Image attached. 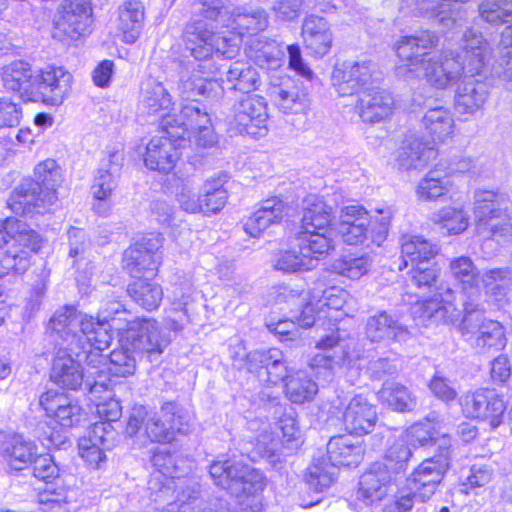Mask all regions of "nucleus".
<instances>
[{
    "label": "nucleus",
    "mask_w": 512,
    "mask_h": 512,
    "mask_svg": "<svg viewBox=\"0 0 512 512\" xmlns=\"http://www.w3.org/2000/svg\"><path fill=\"white\" fill-rule=\"evenodd\" d=\"M373 258L369 254L346 255L335 263L338 274L352 280L360 279L372 268Z\"/></svg>",
    "instance_id": "nucleus-63"
},
{
    "label": "nucleus",
    "mask_w": 512,
    "mask_h": 512,
    "mask_svg": "<svg viewBox=\"0 0 512 512\" xmlns=\"http://www.w3.org/2000/svg\"><path fill=\"white\" fill-rule=\"evenodd\" d=\"M3 86L16 93L24 102H35L37 70L23 60L7 65L2 73Z\"/></svg>",
    "instance_id": "nucleus-34"
},
{
    "label": "nucleus",
    "mask_w": 512,
    "mask_h": 512,
    "mask_svg": "<svg viewBox=\"0 0 512 512\" xmlns=\"http://www.w3.org/2000/svg\"><path fill=\"white\" fill-rule=\"evenodd\" d=\"M379 74L377 64L371 60L343 62L335 65L331 81L340 96H352L368 89L367 85L377 81Z\"/></svg>",
    "instance_id": "nucleus-19"
},
{
    "label": "nucleus",
    "mask_w": 512,
    "mask_h": 512,
    "mask_svg": "<svg viewBox=\"0 0 512 512\" xmlns=\"http://www.w3.org/2000/svg\"><path fill=\"white\" fill-rule=\"evenodd\" d=\"M286 214L287 206L281 199H266L249 216L244 224V230L251 237H259L271 225L279 224Z\"/></svg>",
    "instance_id": "nucleus-41"
},
{
    "label": "nucleus",
    "mask_w": 512,
    "mask_h": 512,
    "mask_svg": "<svg viewBox=\"0 0 512 512\" xmlns=\"http://www.w3.org/2000/svg\"><path fill=\"white\" fill-rule=\"evenodd\" d=\"M270 97L273 104L283 114L306 115L310 109L308 92L298 84L273 87Z\"/></svg>",
    "instance_id": "nucleus-45"
},
{
    "label": "nucleus",
    "mask_w": 512,
    "mask_h": 512,
    "mask_svg": "<svg viewBox=\"0 0 512 512\" xmlns=\"http://www.w3.org/2000/svg\"><path fill=\"white\" fill-rule=\"evenodd\" d=\"M438 155L434 145L414 133L407 134L399 148L396 164L398 169L409 171L422 169Z\"/></svg>",
    "instance_id": "nucleus-35"
},
{
    "label": "nucleus",
    "mask_w": 512,
    "mask_h": 512,
    "mask_svg": "<svg viewBox=\"0 0 512 512\" xmlns=\"http://www.w3.org/2000/svg\"><path fill=\"white\" fill-rule=\"evenodd\" d=\"M247 370L266 385H277L289 378L285 391L293 403L310 401L318 391V385L307 373L298 371L289 376L284 354L278 348L250 352L247 355Z\"/></svg>",
    "instance_id": "nucleus-5"
},
{
    "label": "nucleus",
    "mask_w": 512,
    "mask_h": 512,
    "mask_svg": "<svg viewBox=\"0 0 512 512\" xmlns=\"http://www.w3.org/2000/svg\"><path fill=\"white\" fill-rule=\"evenodd\" d=\"M364 447L352 434L332 437L327 443V457L336 467H356L364 458Z\"/></svg>",
    "instance_id": "nucleus-42"
},
{
    "label": "nucleus",
    "mask_w": 512,
    "mask_h": 512,
    "mask_svg": "<svg viewBox=\"0 0 512 512\" xmlns=\"http://www.w3.org/2000/svg\"><path fill=\"white\" fill-rule=\"evenodd\" d=\"M174 490L176 500L167 504L162 512H230L228 502L221 498L211 500L200 509L198 504L200 485L195 480L177 477Z\"/></svg>",
    "instance_id": "nucleus-27"
},
{
    "label": "nucleus",
    "mask_w": 512,
    "mask_h": 512,
    "mask_svg": "<svg viewBox=\"0 0 512 512\" xmlns=\"http://www.w3.org/2000/svg\"><path fill=\"white\" fill-rule=\"evenodd\" d=\"M316 347L322 352L310 359L309 366L312 370L324 368L331 371L335 367L351 368L361 357V351L356 349V341L352 339L344 341L340 339L338 333L321 338Z\"/></svg>",
    "instance_id": "nucleus-20"
},
{
    "label": "nucleus",
    "mask_w": 512,
    "mask_h": 512,
    "mask_svg": "<svg viewBox=\"0 0 512 512\" xmlns=\"http://www.w3.org/2000/svg\"><path fill=\"white\" fill-rule=\"evenodd\" d=\"M461 405L467 417L486 421L492 428L499 427L503 422L506 406L494 389L482 388L467 394L463 397Z\"/></svg>",
    "instance_id": "nucleus-24"
},
{
    "label": "nucleus",
    "mask_w": 512,
    "mask_h": 512,
    "mask_svg": "<svg viewBox=\"0 0 512 512\" xmlns=\"http://www.w3.org/2000/svg\"><path fill=\"white\" fill-rule=\"evenodd\" d=\"M132 314L116 299H107L101 303L97 317L79 312L74 306H65L55 312L50 319L53 331H62L68 327L71 331L85 335L95 348L104 351L113 339L112 331L120 334L132 321Z\"/></svg>",
    "instance_id": "nucleus-3"
},
{
    "label": "nucleus",
    "mask_w": 512,
    "mask_h": 512,
    "mask_svg": "<svg viewBox=\"0 0 512 512\" xmlns=\"http://www.w3.org/2000/svg\"><path fill=\"white\" fill-rule=\"evenodd\" d=\"M118 433L107 422H96L87 435L78 441L79 455L92 468H101L106 461V451L111 450L117 441Z\"/></svg>",
    "instance_id": "nucleus-22"
},
{
    "label": "nucleus",
    "mask_w": 512,
    "mask_h": 512,
    "mask_svg": "<svg viewBox=\"0 0 512 512\" xmlns=\"http://www.w3.org/2000/svg\"><path fill=\"white\" fill-rule=\"evenodd\" d=\"M377 395L383 405L400 413L413 411L418 403L413 391L395 381H385Z\"/></svg>",
    "instance_id": "nucleus-47"
},
{
    "label": "nucleus",
    "mask_w": 512,
    "mask_h": 512,
    "mask_svg": "<svg viewBox=\"0 0 512 512\" xmlns=\"http://www.w3.org/2000/svg\"><path fill=\"white\" fill-rule=\"evenodd\" d=\"M160 247L158 236L143 237L124 252V267L133 277L155 275L162 259Z\"/></svg>",
    "instance_id": "nucleus-23"
},
{
    "label": "nucleus",
    "mask_w": 512,
    "mask_h": 512,
    "mask_svg": "<svg viewBox=\"0 0 512 512\" xmlns=\"http://www.w3.org/2000/svg\"><path fill=\"white\" fill-rule=\"evenodd\" d=\"M481 281L484 287L485 300L483 303L501 302L512 289V266L486 270Z\"/></svg>",
    "instance_id": "nucleus-50"
},
{
    "label": "nucleus",
    "mask_w": 512,
    "mask_h": 512,
    "mask_svg": "<svg viewBox=\"0 0 512 512\" xmlns=\"http://www.w3.org/2000/svg\"><path fill=\"white\" fill-rule=\"evenodd\" d=\"M394 107L392 95L379 87L365 89L356 104V111L364 123L376 124L391 116Z\"/></svg>",
    "instance_id": "nucleus-36"
},
{
    "label": "nucleus",
    "mask_w": 512,
    "mask_h": 512,
    "mask_svg": "<svg viewBox=\"0 0 512 512\" xmlns=\"http://www.w3.org/2000/svg\"><path fill=\"white\" fill-rule=\"evenodd\" d=\"M338 467L328 460L327 455L314 458L307 468L306 482L316 492L329 488L337 475Z\"/></svg>",
    "instance_id": "nucleus-58"
},
{
    "label": "nucleus",
    "mask_w": 512,
    "mask_h": 512,
    "mask_svg": "<svg viewBox=\"0 0 512 512\" xmlns=\"http://www.w3.org/2000/svg\"><path fill=\"white\" fill-rule=\"evenodd\" d=\"M182 69L179 74L177 89L184 99H191V103H196L198 96L212 97L217 94L219 83L212 79L213 74H207L193 69L192 66L199 64V61H182Z\"/></svg>",
    "instance_id": "nucleus-33"
},
{
    "label": "nucleus",
    "mask_w": 512,
    "mask_h": 512,
    "mask_svg": "<svg viewBox=\"0 0 512 512\" xmlns=\"http://www.w3.org/2000/svg\"><path fill=\"white\" fill-rule=\"evenodd\" d=\"M7 229H10L9 250H13L14 254L26 252L29 267L31 255L40 248L39 234L29 229L23 221L14 218H7Z\"/></svg>",
    "instance_id": "nucleus-48"
},
{
    "label": "nucleus",
    "mask_w": 512,
    "mask_h": 512,
    "mask_svg": "<svg viewBox=\"0 0 512 512\" xmlns=\"http://www.w3.org/2000/svg\"><path fill=\"white\" fill-rule=\"evenodd\" d=\"M228 175L219 172L217 176L207 179L203 185L201 194V212L204 214H215L219 212L227 202V191L224 184Z\"/></svg>",
    "instance_id": "nucleus-53"
},
{
    "label": "nucleus",
    "mask_w": 512,
    "mask_h": 512,
    "mask_svg": "<svg viewBox=\"0 0 512 512\" xmlns=\"http://www.w3.org/2000/svg\"><path fill=\"white\" fill-rule=\"evenodd\" d=\"M39 404L46 415L62 428H72L81 420L82 407L67 394L48 390L40 396Z\"/></svg>",
    "instance_id": "nucleus-32"
},
{
    "label": "nucleus",
    "mask_w": 512,
    "mask_h": 512,
    "mask_svg": "<svg viewBox=\"0 0 512 512\" xmlns=\"http://www.w3.org/2000/svg\"><path fill=\"white\" fill-rule=\"evenodd\" d=\"M124 343L139 355H146L150 361L162 354L170 343L158 322L152 318L133 319L122 332Z\"/></svg>",
    "instance_id": "nucleus-17"
},
{
    "label": "nucleus",
    "mask_w": 512,
    "mask_h": 512,
    "mask_svg": "<svg viewBox=\"0 0 512 512\" xmlns=\"http://www.w3.org/2000/svg\"><path fill=\"white\" fill-rule=\"evenodd\" d=\"M71 74L63 67L48 66L37 70L35 102L57 106L63 103L71 89Z\"/></svg>",
    "instance_id": "nucleus-29"
},
{
    "label": "nucleus",
    "mask_w": 512,
    "mask_h": 512,
    "mask_svg": "<svg viewBox=\"0 0 512 512\" xmlns=\"http://www.w3.org/2000/svg\"><path fill=\"white\" fill-rule=\"evenodd\" d=\"M455 301V292L448 286L441 285L432 298L417 302L413 307V314L423 322L434 324L454 322L458 319L460 311Z\"/></svg>",
    "instance_id": "nucleus-28"
},
{
    "label": "nucleus",
    "mask_w": 512,
    "mask_h": 512,
    "mask_svg": "<svg viewBox=\"0 0 512 512\" xmlns=\"http://www.w3.org/2000/svg\"><path fill=\"white\" fill-rule=\"evenodd\" d=\"M61 181V170L56 161L46 159L34 168V178L23 179L14 189L8 206L19 215L42 213V209L57 200V187Z\"/></svg>",
    "instance_id": "nucleus-7"
},
{
    "label": "nucleus",
    "mask_w": 512,
    "mask_h": 512,
    "mask_svg": "<svg viewBox=\"0 0 512 512\" xmlns=\"http://www.w3.org/2000/svg\"><path fill=\"white\" fill-rule=\"evenodd\" d=\"M473 212L479 235L499 243H512V200L507 193L475 191Z\"/></svg>",
    "instance_id": "nucleus-8"
},
{
    "label": "nucleus",
    "mask_w": 512,
    "mask_h": 512,
    "mask_svg": "<svg viewBox=\"0 0 512 512\" xmlns=\"http://www.w3.org/2000/svg\"><path fill=\"white\" fill-rule=\"evenodd\" d=\"M400 483L382 462L372 463L360 477L358 499L365 504L381 501Z\"/></svg>",
    "instance_id": "nucleus-30"
},
{
    "label": "nucleus",
    "mask_w": 512,
    "mask_h": 512,
    "mask_svg": "<svg viewBox=\"0 0 512 512\" xmlns=\"http://www.w3.org/2000/svg\"><path fill=\"white\" fill-rule=\"evenodd\" d=\"M90 0H64L57 10L53 36L76 39L88 31L92 23Z\"/></svg>",
    "instance_id": "nucleus-21"
},
{
    "label": "nucleus",
    "mask_w": 512,
    "mask_h": 512,
    "mask_svg": "<svg viewBox=\"0 0 512 512\" xmlns=\"http://www.w3.org/2000/svg\"><path fill=\"white\" fill-rule=\"evenodd\" d=\"M436 6L439 8L437 10H444L445 13L443 15L449 17L452 16L455 18V22L452 25H445L440 22L437 18H434L440 25L445 28L451 29L458 25V21L460 20V12L458 7L456 6L457 2H467L468 0H435ZM479 14L481 18L493 25H500L508 21L509 18H512V0H484L479 5Z\"/></svg>",
    "instance_id": "nucleus-31"
},
{
    "label": "nucleus",
    "mask_w": 512,
    "mask_h": 512,
    "mask_svg": "<svg viewBox=\"0 0 512 512\" xmlns=\"http://www.w3.org/2000/svg\"><path fill=\"white\" fill-rule=\"evenodd\" d=\"M436 253V246L423 237L404 235L401 238L402 264L399 265V270L408 267L409 264H428Z\"/></svg>",
    "instance_id": "nucleus-49"
},
{
    "label": "nucleus",
    "mask_w": 512,
    "mask_h": 512,
    "mask_svg": "<svg viewBox=\"0 0 512 512\" xmlns=\"http://www.w3.org/2000/svg\"><path fill=\"white\" fill-rule=\"evenodd\" d=\"M226 82L231 84L233 90L246 94L255 91L261 84L260 75L256 68L248 63L236 61L226 72Z\"/></svg>",
    "instance_id": "nucleus-56"
},
{
    "label": "nucleus",
    "mask_w": 512,
    "mask_h": 512,
    "mask_svg": "<svg viewBox=\"0 0 512 512\" xmlns=\"http://www.w3.org/2000/svg\"><path fill=\"white\" fill-rule=\"evenodd\" d=\"M304 45L310 55L317 58L326 55L332 45V32L323 17L307 16L302 24Z\"/></svg>",
    "instance_id": "nucleus-43"
},
{
    "label": "nucleus",
    "mask_w": 512,
    "mask_h": 512,
    "mask_svg": "<svg viewBox=\"0 0 512 512\" xmlns=\"http://www.w3.org/2000/svg\"><path fill=\"white\" fill-rule=\"evenodd\" d=\"M491 74L512 81V25L501 34L500 57L492 67Z\"/></svg>",
    "instance_id": "nucleus-64"
},
{
    "label": "nucleus",
    "mask_w": 512,
    "mask_h": 512,
    "mask_svg": "<svg viewBox=\"0 0 512 512\" xmlns=\"http://www.w3.org/2000/svg\"><path fill=\"white\" fill-rule=\"evenodd\" d=\"M451 438L444 435L438 442V452L424 459L405 479L416 501L427 503L436 493L451 467Z\"/></svg>",
    "instance_id": "nucleus-12"
},
{
    "label": "nucleus",
    "mask_w": 512,
    "mask_h": 512,
    "mask_svg": "<svg viewBox=\"0 0 512 512\" xmlns=\"http://www.w3.org/2000/svg\"><path fill=\"white\" fill-rule=\"evenodd\" d=\"M412 457V450L404 442H395L385 454L386 462L383 463L389 468V472L399 481L406 478L408 463Z\"/></svg>",
    "instance_id": "nucleus-61"
},
{
    "label": "nucleus",
    "mask_w": 512,
    "mask_h": 512,
    "mask_svg": "<svg viewBox=\"0 0 512 512\" xmlns=\"http://www.w3.org/2000/svg\"><path fill=\"white\" fill-rule=\"evenodd\" d=\"M365 335L374 343L387 340L400 342L406 340L408 330L399 323L398 319L382 310L367 318Z\"/></svg>",
    "instance_id": "nucleus-44"
},
{
    "label": "nucleus",
    "mask_w": 512,
    "mask_h": 512,
    "mask_svg": "<svg viewBox=\"0 0 512 512\" xmlns=\"http://www.w3.org/2000/svg\"><path fill=\"white\" fill-rule=\"evenodd\" d=\"M391 218L390 208L377 210V215L371 216L362 205H347L340 210L337 232L348 245L370 241L380 246L387 238Z\"/></svg>",
    "instance_id": "nucleus-9"
},
{
    "label": "nucleus",
    "mask_w": 512,
    "mask_h": 512,
    "mask_svg": "<svg viewBox=\"0 0 512 512\" xmlns=\"http://www.w3.org/2000/svg\"><path fill=\"white\" fill-rule=\"evenodd\" d=\"M163 123L165 127L175 124L177 130H180V127L184 128L186 144L192 137L199 148H213L218 143L217 135L211 128L208 113L196 103L184 105L179 114L164 115Z\"/></svg>",
    "instance_id": "nucleus-16"
},
{
    "label": "nucleus",
    "mask_w": 512,
    "mask_h": 512,
    "mask_svg": "<svg viewBox=\"0 0 512 512\" xmlns=\"http://www.w3.org/2000/svg\"><path fill=\"white\" fill-rule=\"evenodd\" d=\"M438 36L435 32L421 31L403 36L395 43V51L402 65L396 67V74L406 79L423 78L435 89L444 90L456 84L465 73V66L454 53L428 57L436 47Z\"/></svg>",
    "instance_id": "nucleus-2"
},
{
    "label": "nucleus",
    "mask_w": 512,
    "mask_h": 512,
    "mask_svg": "<svg viewBox=\"0 0 512 512\" xmlns=\"http://www.w3.org/2000/svg\"><path fill=\"white\" fill-rule=\"evenodd\" d=\"M377 413L374 405L363 395H355L343 413L345 430L349 434L361 436L372 431L376 424Z\"/></svg>",
    "instance_id": "nucleus-38"
},
{
    "label": "nucleus",
    "mask_w": 512,
    "mask_h": 512,
    "mask_svg": "<svg viewBox=\"0 0 512 512\" xmlns=\"http://www.w3.org/2000/svg\"><path fill=\"white\" fill-rule=\"evenodd\" d=\"M462 312V335L471 346L481 351H499L505 347V329L500 322L482 317V311Z\"/></svg>",
    "instance_id": "nucleus-18"
},
{
    "label": "nucleus",
    "mask_w": 512,
    "mask_h": 512,
    "mask_svg": "<svg viewBox=\"0 0 512 512\" xmlns=\"http://www.w3.org/2000/svg\"><path fill=\"white\" fill-rule=\"evenodd\" d=\"M197 15H205L207 20L218 21L239 36L263 31L268 26V14L261 8L237 7L229 11L219 0H199L196 2Z\"/></svg>",
    "instance_id": "nucleus-13"
},
{
    "label": "nucleus",
    "mask_w": 512,
    "mask_h": 512,
    "mask_svg": "<svg viewBox=\"0 0 512 512\" xmlns=\"http://www.w3.org/2000/svg\"><path fill=\"white\" fill-rule=\"evenodd\" d=\"M172 105V97L164 85L149 78L142 84L140 108L147 114L167 110Z\"/></svg>",
    "instance_id": "nucleus-54"
},
{
    "label": "nucleus",
    "mask_w": 512,
    "mask_h": 512,
    "mask_svg": "<svg viewBox=\"0 0 512 512\" xmlns=\"http://www.w3.org/2000/svg\"><path fill=\"white\" fill-rule=\"evenodd\" d=\"M443 163H438L419 182L417 188L418 196L423 200H434L449 191L451 186L450 178L440 168Z\"/></svg>",
    "instance_id": "nucleus-59"
},
{
    "label": "nucleus",
    "mask_w": 512,
    "mask_h": 512,
    "mask_svg": "<svg viewBox=\"0 0 512 512\" xmlns=\"http://www.w3.org/2000/svg\"><path fill=\"white\" fill-rule=\"evenodd\" d=\"M160 127L161 135L154 136L147 144L144 162L151 170L168 173L179 159L178 150L186 146L185 130L181 127L177 130L175 124L165 127L163 117Z\"/></svg>",
    "instance_id": "nucleus-14"
},
{
    "label": "nucleus",
    "mask_w": 512,
    "mask_h": 512,
    "mask_svg": "<svg viewBox=\"0 0 512 512\" xmlns=\"http://www.w3.org/2000/svg\"><path fill=\"white\" fill-rule=\"evenodd\" d=\"M189 431V415L176 402L162 404L160 412L149 414L144 406L134 407L129 416L126 434L129 437L143 438L151 442L169 443L176 434H187Z\"/></svg>",
    "instance_id": "nucleus-6"
},
{
    "label": "nucleus",
    "mask_w": 512,
    "mask_h": 512,
    "mask_svg": "<svg viewBox=\"0 0 512 512\" xmlns=\"http://www.w3.org/2000/svg\"><path fill=\"white\" fill-rule=\"evenodd\" d=\"M285 46L274 39L259 36L250 41L247 56L259 67L273 70L281 66Z\"/></svg>",
    "instance_id": "nucleus-46"
},
{
    "label": "nucleus",
    "mask_w": 512,
    "mask_h": 512,
    "mask_svg": "<svg viewBox=\"0 0 512 512\" xmlns=\"http://www.w3.org/2000/svg\"><path fill=\"white\" fill-rule=\"evenodd\" d=\"M303 215L297 239H303L304 249L329 253L334 249L330 234L332 207L323 197L309 194L302 203Z\"/></svg>",
    "instance_id": "nucleus-10"
},
{
    "label": "nucleus",
    "mask_w": 512,
    "mask_h": 512,
    "mask_svg": "<svg viewBox=\"0 0 512 512\" xmlns=\"http://www.w3.org/2000/svg\"><path fill=\"white\" fill-rule=\"evenodd\" d=\"M145 7L140 0H128L119 10V28L124 41L133 44L139 37L144 21Z\"/></svg>",
    "instance_id": "nucleus-51"
},
{
    "label": "nucleus",
    "mask_w": 512,
    "mask_h": 512,
    "mask_svg": "<svg viewBox=\"0 0 512 512\" xmlns=\"http://www.w3.org/2000/svg\"><path fill=\"white\" fill-rule=\"evenodd\" d=\"M462 53L455 56L459 59L467 73L485 74L488 70V43L482 34L467 30L463 35Z\"/></svg>",
    "instance_id": "nucleus-39"
},
{
    "label": "nucleus",
    "mask_w": 512,
    "mask_h": 512,
    "mask_svg": "<svg viewBox=\"0 0 512 512\" xmlns=\"http://www.w3.org/2000/svg\"><path fill=\"white\" fill-rule=\"evenodd\" d=\"M267 123V102L264 97L246 94L233 104L229 126L235 133L261 137L267 132Z\"/></svg>",
    "instance_id": "nucleus-15"
},
{
    "label": "nucleus",
    "mask_w": 512,
    "mask_h": 512,
    "mask_svg": "<svg viewBox=\"0 0 512 512\" xmlns=\"http://www.w3.org/2000/svg\"><path fill=\"white\" fill-rule=\"evenodd\" d=\"M62 340L52 363L51 381L62 389H83L95 398L108 391V376L103 373L106 357L85 335L65 327L54 331Z\"/></svg>",
    "instance_id": "nucleus-1"
},
{
    "label": "nucleus",
    "mask_w": 512,
    "mask_h": 512,
    "mask_svg": "<svg viewBox=\"0 0 512 512\" xmlns=\"http://www.w3.org/2000/svg\"><path fill=\"white\" fill-rule=\"evenodd\" d=\"M213 483L229 494L240 498L262 492L265 487L263 474L235 458L216 460L209 465Z\"/></svg>",
    "instance_id": "nucleus-11"
},
{
    "label": "nucleus",
    "mask_w": 512,
    "mask_h": 512,
    "mask_svg": "<svg viewBox=\"0 0 512 512\" xmlns=\"http://www.w3.org/2000/svg\"><path fill=\"white\" fill-rule=\"evenodd\" d=\"M482 74L465 73L455 94V108L459 113L473 114L481 109L488 99V85L477 76Z\"/></svg>",
    "instance_id": "nucleus-37"
},
{
    "label": "nucleus",
    "mask_w": 512,
    "mask_h": 512,
    "mask_svg": "<svg viewBox=\"0 0 512 512\" xmlns=\"http://www.w3.org/2000/svg\"><path fill=\"white\" fill-rule=\"evenodd\" d=\"M106 364L103 366V373L109 363L107 369L110 374L118 377H127L133 375L136 369V357L139 356L137 352H134L132 347H128L127 343H124V336L121 334V347L114 349L109 356H106Z\"/></svg>",
    "instance_id": "nucleus-57"
},
{
    "label": "nucleus",
    "mask_w": 512,
    "mask_h": 512,
    "mask_svg": "<svg viewBox=\"0 0 512 512\" xmlns=\"http://www.w3.org/2000/svg\"><path fill=\"white\" fill-rule=\"evenodd\" d=\"M449 267L452 276L461 284L463 311H484L479 273L473 261L467 256H460L452 259Z\"/></svg>",
    "instance_id": "nucleus-25"
},
{
    "label": "nucleus",
    "mask_w": 512,
    "mask_h": 512,
    "mask_svg": "<svg viewBox=\"0 0 512 512\" xmlns=\"http://www.w3.org/2000/svg\"><path fill=\"white\" fill-rule=\"evenodd\" d=\"M299 250L284 249L273 256V267L283 273H295L314 269L321 257L328 253H318L304 249L303 239H297Z\"/></svg>",
    "instance_id": "nucleus-40"
},
{
    "label": "nucleus",
    "mask_w": 512,
    "mask_h": 512,
    "mask_svg": "<svg viewBox=\"0 0 512 512\" xmlns=\"http://www.w3.org/2000/svg\"><path fill=\"white\" fill-rule=\"evenodd\" d=\"M422 123L434 141L444 142L454 131V118L449 108L435 106L427 109Z\"/></svg>",
    "instance_id": "nucleus-52"
},
{
    "label": "nucleus",
    "mask_w": 512,
    "mask_h": 512,
    "mask_svg": "<svg viewBox=\"0 0 512 512\" xmlns=\"http://www.w3.org/2000/svg\"><path fill=\"white\" fill-rule=\"evenodd\" d=\"M127 293L132 300L147 311L156 310L163 299V289L158 283L141 279L130 283Z\"/></svg>",
    "instance_id": "nucleus-55"
},
{
    "label": "nucleus",
    "mask_w": 512,
    "mask_h": 512,
    "mask_svg": "<svg viewBox=\"0 0 512 512\" xmlns=\"http://www.w3.org/2000/svg\"><path fill=\"white\" fill-rule=\"evenodd\" d=\"M123 161V152L120 150L111 151L108 158L102 160L101 166L97 170L91 189L97 201L93 205V209L100 215H104L108 211L107 201L117 187Z\"/></svg>",
    "instance_id": "nucleus-26"
},
{
    "label": "nucleus",
    "mask_w": 512,
    "mask_h": 512,
    "mask_svg": "<svg viewBox=\"0 0 512 512\" xmlns=\"http://www.w3.org/2000/svg\"><path fill=\"white\" fill-rule=\"evenodd\" d=\"M431 220L448 234H460L469 225V216L462 207H443L432 214Z\"/></svg>",
    "instance_id": "nucleus-60"
},
{
    "label": "nucleus",
    "mask_w": 512,
    "mask_h": 512,
    "mask_svg": "<svg viewBox=\"0 0 512 512\" xmlns=\"http://www.w3.org/2000/svg\"><path fill=\"white\" fill-rule=\"evenodd\" d=\"M6 452L10 466L15 470H22L31 465L33 459L38 455L35 443L22 436H15Z\"/></svg>",
    "instance_id": "nucleus-62"
},
{
    "label": "nucleus",
    "mask_w": 512,
    "mask_h": 512,
    "mask_svg": "<svg viewBox=\"0 0 512 512\" xmlns=\"http://www.w3.org/2000/svg\"><path fill=\"white\" fill-rule=\"evenodd\" d=\"M191 19L183 32L186 49L199 64L192 66L204 74H214L218 67L214 58L233 59L239 51L236 39L216 34L219 28H226L218 21L207 20L197 15L196 2L192 4Z\"/></svg>",
    "instance_id": "nucleus-4"
}]
</instances>
